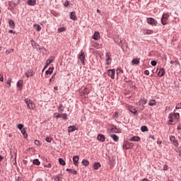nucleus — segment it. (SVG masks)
Listing matches in <instances>:
<instances>
[{
	"instance_id": "obj_1",
	"label": "nucleus",
	"mask_w": 181,
	"mask_h": 181,
	"mask_svg": "<svg viewBox=\"0 0 181 181\" xmlns=\"http://www.w3.org/2000/svg\"><path fill=\"white\" fill-rule=\"evenodd\" d=\"M108 127L110 128L107 129V132H110V134H121V132H122L121 129L117 128L115 124H109Z\"/></svg>"
},
{
	"instance_id": "obj_2",
	"label": "nucleus",
	"mask_w": 181,
	"mask_h": 181,
	"mask_svg": "<svg viewBox=\"0 0 181 181\" xmlns=\"http://www.w3.org/2000/svg\"><path fill=\"white\" fill-rule=\"evenodd\" d=\"M25 103L28 110H35V108H36V105H35V103H33V100L29 98H25Z\"/></svg>"
},
{
	"instance_id": "obj_3",
	"label": "nucleus",
	"mask_w": 181,
	"mask_h": 181,
	"mask_svg": "<svg viewBox=\"0 0 181 181\" xmlns=\"http://www.w3.org/2000/svg\"><path fill=\"white\" fill-rule=\"evenodd\" d=\"M170 122H175V121H179L180 118V115L179 113H173L168 115Z\"/></svg>"
},
{
	"instance_id": "obj_4",
	"label": "nucleus",
	"mask_w": 181,
	"mask_h": 181,
	"mask_svg": "<svg viewBox=\"0 0 181 181\" xmlns=\"http://www.w3.org/2000/svg\"><path fill=\"white\" fill-rule=\"evenodd\" d=\"M147 23L151 26H158V21H156V20H155L153 18H148Z\"/></svg>"
},
{
	"instance_id": "obj_5",
	"label": "nucleus",
	"mask_w": 181,
	"mask_h": 181,
	"mask_svg": "<svg viewBox=\"0 0 181 181\" xmlns=\"http://www.w3.org/2000/svg\"><path fill=\"white\" fill-rule=\"evenodd\" d=\"M169 18V14L163 13L161 18V23L162 25H168V18Z\"/></svg>"
},
{
	"instance_id": "obj_6",
	"label": "nucleus",
	"mask_w": 181,
	"mask_h": 181,
	"mask_svg": "<svg viewBox=\"0 0 181 181\" xmlns=\"http://www.w3.org/2000/svg\"><path fill=\"white\" fill-rule=\"evenodd\" d=\"M107 74H108L109 77H110L111 78H112V79L115 78V70L114 69H108Z\"/></svg>"
},
{
	"instance_id": "obj_7",
	"label": "nucleus",
	"mask_w": 181,
	"mask_h": 181,
	"mask_svg": "<svg viewBox=\"0 0 181 181\" xmlns=\"http://www.w3.org/2000/svg\"><path fill=\"white\" fill-rule=\"evenodd\" d=\"M105 56H106L105 63L107 66H110L111 64V54L110 52H107Z\"/></svg>"
},
{
	"instance_id": "obj_8",
	"label": "nucleus",
	"mask_w": 181,
	"mask_h": 181,
	"mask_svg": "<svg viewBox=\"0 0 181 181\" xmlns=\"http://www.w3.org/2000/svg\"><path fill=\"white\" fill-rule=\"evenodd\" d=\"M170 141L173 144L174 146L176 147L179 146V143L177 142V140H176V138L174 136H170Z\"/></svg>"
},
{
	"instance_id": "obj_9",
	"label": "nucleus",
	"mask_w": 181,
	"mask_h": 181,
	"mask_svg": "<svg viewBox=\"0 0 181 181\" xmlns=\"http://www.w3.org/2000/svg\"><path fill=\"white\" fill-rule=\"evenodd\" d=\"M35 72H33V69H28L25 73V76L27 77V78H29V77H32V76H34Z\"/></svg>"
},
{
	"instance_id": "obj_10",
	"label": "nucleus",
	"mask_w": 181,
	"mask_h": 181,
	"mask_svg": "<svg viewBox=\"0 0 181 181\" xmlns=\"http://www.w3.org/2000/svg\"><path fill=\"white\" fill-rule=\"evenodd\" d=\"M78 59L81 61L82 64H84V59H86V54L84 52H81V54L78 57Z\"/></svg>"
},
{
	"instance_id": "obj_11",
	"label": "nucleus",
	"mask_w": 181,
	"mask_h": 181,
	"mask_svg": "<svg viewBox=\"0 0 181 181\" xmlns=\"http://www.w3.org/2000/svg\"><path fill=\"white\" fill-rule=\"evenodd\" d=\"M98 141H100V142H105V136L104 134H98L97 136Z\"/></svg>"
},
{
	"instance_id": "obj_12",
	"label": "nucleus",
	"mask_w": 181,
	"mask_h": 181,
	"mask_svg": "<svg viewBox=\"0 0 181 181\" xmlns=\"http://www.w3.org/2000/svg\"><path fill=\"white\" fill-rule=\"evenodd\" d=\"M129 141H131V142H139L141 141V137L134 136L130 138Z\"/></svg>"
},
{
	"instance_id": "obj_13",
	"label": "nucleus",
	"mask_w": 181,
	"mask_h": 181,
	"mask_svg": "<svg viewBox=\"0 0 181 181\" xmlns=\"http://www.w3.org/2000/svg\"><path fill=\"white\" fill-rule=\"evenodd\" d=\"M78 129L76 128V127H74V125L72 126H69L68 127V133L70 134L71 132H74V131H78Z\"/></svg>"
},
{
	"instance_id": "obj_14",
	"label": "nucleus",
	"mask_w": 181,
	"mask_h": 181,
	"mask_svg": "<svg viewBox=\"0 0 181 181\" xmlns=\"http://www.w3.org/2000/svg\"><path fill=\"white\" fill-rule=\"evenodd\" d=\"M165 76V69L163 68H160L159 71L158 73V77H163Z\"/></svg>"
},
{
	"instance_id": "obj_15",
	"label": "nucleus",
	"mask_w": 181,
	"mask_h": 181,
	"mask_svg": "<svg viewBox=\"0 0 181 181\" xmlns=\"http://www.w3.org/2000/svg\"><path fill=\"white\" fill-rule=\"evenodd\" d=\"M101 168V164L98 162H95L93 163V169L95 170H98Z\"/></svg>"
},
{
	"instance_id": "obj_16",
	"label": "nucleus",
	"mask_w": 181,
	"mask_h": 181,
	"mask_svg": "<svg viewBox=\"0 0 181 181\" xmlns=\"http://www.w3.org/2000/svg\"><path fill=\"white\" fill-rule=\"evenodd\" d=\"M70 19H72V21H77V16H76V12L72 11L70 13Z\"/></svg>"
},
{
	"instance_id": "obj_17",
	"label": "nucleus",
	"mask_w": 181,
	"mask_h": 181,
	"mask_svg": "<svg viewBox=\"0 0 181 181\" xmlns=\"http://www.w3.org/2000/svg\"><path fill=\"white\" fill-rule=\"evenodd\" d=\"M54 62V57H50L46 61L47 66H49L51 64V63H53Z\"/></svg>"
},
{
	"instance_id": "obj_18",
	"label": "nucleus",
	"mask_w": 181,
	"mask_h": 181,
	"mask_svg": "<svg viewBox=\"0 0 181 181\" xmlns=\"http://www.w3.org/2000/svg\"><path fill=\"white\" fill-rule=\"evenodd\" d=\"M93 39H94V40H98V39H100V33L95 31L93 35Z\"/></svg>"
},
{
	"instance_id": "obj_19",
	"label": "nucleus",
	"mask_w": 181,
	"mask_h": 181,
	"mask_svg": "<svg viewBox=\"0 0 181 181\" xmlns=\"http://www.w3.org/2000/svg\"><path fill=\"white\" fill-rule=\"evenodd\" d=\"M8 25H9L11 29H15V22L13 21V20L10 19L8 21Z\"/></svg>"
},
{
	"instance_id": "obj_20",
	"label": "nucleus",
	"mask_w": 181,
	"mask_h": 181,
	"mask_svg": "<svg viewBox=\"0 0 181 181\" xmlns=\"http://www.w3.org/2000/svg\"><path fill=\"white\" fill-rule=\"evenodd\" d=\"M28 5L30 6H35V5H36V0H28Z\"/></svg>"
},
{
	"instance_id": "obj_21",
	"label": "nucleus",
	"mask_w": 181,
	"mask_h": 181,
	"mask_svg": "<svg viewBox=\"0 0 181 181\" xmlns=\"http://www.w3.org/2000/svg\"><path fill=\"white\" fill-rule=\"evenodd\" d=\"M58 112H64V106L62 104H59L58 105Z\"/></svg>"
},
{
	"instance_id": "obj_22",
	"label": "nucleus",
	"mask_w": 181,
	"mask_h": 181,
	"mask_svg": "<svg viewBox=\"0 0 181 181\" xmlns=\"http://www.w3.org/2000/svg\"><path fill=\"white\" fill-rule=\"evenodd\" d=\"M143 33H144V35H153V30H144Z\"/></svg>"
},
{
	"instance_id": "obj_23",
	"label": "nucleus",
	"mask_w": 181,
	"mask_h": 181,
	"mask_svg": "<svg viewBox=\"0 0 181 181\" xmlns=\"http://www.w3.org/2000/svg\"><path fill=\"white\" fill-rule=\"evenodd\" d=\"M53 70H54V67H49V69L45 71V74H52Z\"/></svg>"
},
{
	"instance_id": "obj_24",
	"label": "nucleus",
	"mask_w": 181,
	"mask_h": 181,
	"mask_svg": "<svg viewBox=\"0 0 181 181\" xmlns=\"http://www.w3.org/2000/svg\"><path fill=\"white\" fill-rule=\"evenodd\" d=\"M8 5H10V6H11V9H13V8H15V6H18V4L13 2V1H8Z\"/></svg>"
},
{
	"instance_id": "obj_25",
	"label": "nucleus",
	"mask_w": 181,
	"mask_h": 181,
	"mask_svg": "<svg viewBox=\"0 0 181 181\" xmlns=\"http://www.w3.org/2000/svg\"><path fill=\"white\" fill-rule=\"evenodd\" d=\"M110 138H112L115 142H117L118 139H119L117 134H110Z\"/></svg>"
},
{
	"instance_id": "obj_26",
	"label": "nucleus",
	"mask_w": 181,
	"mask_h": 181,
	"mask_svg": "<svg viewBox=\"0 0 181 181\" xmlns=\"http://www.w3.org/2000/svg\"><path fill=\"white\" fill-rule=\"evenodd\" d=\"M66 172H69V173H71V175H77V171L74 169H66Z\"/></svg>"
},
{
	"instance_id": "obj_27",
	"label": "nucleus",
	"mask_w": 181,
	"mask_h": 181,
	"mask_svg": "<svg viewBox=\"0 0 181 181\" xmlns=\"http://www.w3.org/2000/svg\"><path fill=\"white\" fill-rule=\"evenodd\" d=\"M128 146H132V144L127 143V144H124L123 149H126V151L129 149V147H128Z\"/></svg>"
},
{
	"instance_id": "obj_28",
	"label": "nucleus",
	"mask_w": 181,
	"mask_h": 181,
	"mask_svg": "<svg viewBox=\"0 0 181 181\" xmlns=\"http://www.w3.org/2000/svg\"><path fill=\"white\" fill-rule=\"evenodd\" d=\"M23 86V80L18 81L17 83V87H18L19 88H22Z\"/></svg>"
},
{
	"instance_id": "obj_29",
	"label": "nucleus",
	"mask_w": 181,
	"mask_h": 181,
	"mask_svg": "<svg viewBox=\"0 0 181 181\" xmlns=\"http://www.w3.org/2000/svg\"><path fill=\"white\" fill-rule=\"evenodd\" d=\"M132 64H139V59L136 58L132 61Z\"/></svg>"
},
{
	"instance_id": "obj_30",
	"label": "nucleus",
	"mask_w": 181,
	"mask_h": 181,
	"mask_svg": "<svg viewBox=\"0 0 181 181\" xmlns=\"http://www.w3.org/2000/svg\"><path fill=\"white\" fill-rule=\"evenodd\" d=\"M34 28H35L37 32H40V30H42V27L40 25L35 24L34 25Z\"/></svg>"
},
{
	"instance_id": "obj_31",
	"label": "nucleus",
	"mask_w": 181,
	"mask_h": 181,
	"mask_svg": "<svg viewBox=\"0 0 181 181\" xmlns=\"http://www.w3.org/2000/svg\"><path fill=\"white\" fill-rule=\"evenodd\" d=\"M33 165H37V166H39L40 165V161H39V159H35L33 161Z\"/></svg>"
},
{
	"instance_id": "obj_32",
	"label": "nucleus",
	"mask_w": 181,
	"mask_h": 181,
	"mask_svg": "<svg viewBox=\"0 0 181 181\" xmlns=\"http://www.w3.org/2000/svg\"><path fill=\"white\" fill-rule=\"evenodd\" d=\"M148 105L150 106L156 105V100H151L150 102L148 103Z\"/></svg>"
},
{
	"instance_id": "obj_33",
	"label": "nucleus",
	"mask_w": 181,
	"mask_h": 181,
	"mask_svg": "<svg viewBox=\"0 0 181 181\" xmlns=\"http://www.w3.org/2000/svg\"><path fill=\"white\" fill-rule=\"evenodd\" d=\"M141 132H148V127L142 126L141 127Z\"/></svg>"
},
{
	"instance_id": "obj_34",
	"label": "nucleus",
	"mask_w": 181,
	"mask_h": 181,
	"mask_svg": "<svg viewBox=\"0 0 181 181\" xmlns=\"http://www.w3.org/2000/svg\"><path fill=\"white\" fill-rule=\"evenodd\" d=\"M54 117L57 119H59V118H62V115L59 114L58 112L54 113Z\"/></svg>"
},
{
	"instance_id": "obj_35",
	"label": "nucleus",
	"mask_w": 181,
	"mask_h": 181,
	"mask_svg": "<svg viewBox=\"0 0 181 181\" xmlns=\"http://www.w3.org/2000/svg\"><path fill=\"white\" fill-rule=\"evenodd\" d=\"M82 164H83L84 166H88V165H90V163H89L88 160H83Z\"/></svg>"
},
{
	"instance_id": "obj_36",
	"label": "nucleus",
	"mask_w": 181,
	"mask_h": 181,
	"mask_svg": "<svg viewBox=\"0 0 181 181\" xmlns=\"http://www.w3.org/2000/svg\"><path fill=\"white\" fill-rule=\"evenodd\" d=\"M139 103H140V104H142L144 105L146 104V99H140Z\"/></svg>"
},
{
	"instance_id": "obj_37",
	"label": "nucleus",
	"mask_w": 181,
	"mask_h": 181,
	"mask_svg": "<svg viewBox=\"0 0 181 181\" xmlns=\"http://www.w3.org/2000/svg\"><path fill=\"white\" fill-rule=\"evenodd\" d=\"M59 162L61 165H62V166H64V165H66V161H64V159H59Z\"/></svg>"
},
{
	"instance_id": "obj_38",
	"label": "nucleus",
	"mask_w": 181,
	"mask_h": 181,
	"mask_svg": "<svg viewBox=\"0 0 181 181\" xmlns=\"http://www.w3.org/2000/svg\"><path fill=\"white\" fill-rule=\"evenodd\" d=\"M17 128H18V129H20V131H21L22 129H23V124H18L17 125Z\"/></svg>"
},
{
	"instance_id": "obj_39",
	"label": "nucleus",
	"mask_w": 181,
	"mask_h": 181,
	"mask_svg": "<svg viewBox=\"0 0 181 181\" xmlns=\"http://www.w3.org/2000/svg\"><path fill=\"white\" fill-rule=\"evenodd\" d=\"M45 141H46V142L50 143V142H52V141H53V139L52 137H46Z\"/></svg>"
},
{
	"instance_id": "obj_40",
	"label": "nucleus",
	"mask_w": 181,
	"mask_h": 181,
	"mask_svg": "<svg viewBox=\"0 0 181 181\" xmlns=\"http://www.w3.org/2000/svg\"><path fill=\"white\" fill-rule=\"evenodd\" d=\"M66 30V28L64 27H61L60 28L58 29V32L59 33H62V32H64Z\"/></svg>"
},
{
	"instance_id": "obj_41",
	"label": "nucleus",
	"mask_w": 181,
	"mask_h": 181,
	"mask_svg": "<svg viewBox=\"0 0 181 181\" xmlns=\"http://www.w3.org/2000/svg\"><path fill=\"white\" fill-rule=\"evenodd\" d=\"M175 108L176 110H181V103H177Z\"/></svg>"
},
{
	"instance_id": "obj_42",
	"label": "nucleus",
	"mask_w": 181,
	"mask_h": 181,
	"mask_svg": "<svg viewBox=\"0 0 181 181\" xmlns=\"http://www.w3.org/2000/svg\"><path fill=\"white\" fill-rule=\"evenodd\" d=\"M62 117L63 118V119H67V115L66 113H63L62 115H61Z\"/></svg>"
},
{
	"instance_id": "obj_43",
	"label": "nucleus",
	"mask_w": 181,
	"mask_h": 181,
	"mask_svg": "<svg viewBox=\"0 0 181 181\" xmlns=\"http://www.w3.org/2000/svg\"><path fill=\"white\" fill-rule=\"evenodd\" d=\"M34 144L37 146H39V145H40V141L39 140H35Z\"/></svg>"
},
{
	"instance_id": "obj_44",
	"label": "nucleus",
	"mask_w": 181,
	"mask_h": 181,
	"mask_svg": "<svg viewBox=\"0 0 181 181\" xmlns=\"http://www.w3.org/2000/svg\"><path fill=\"white\" fill-rule=\"evenodd\" d=\"M151 66H156V64H158V62H156V61H151Z\"/></svg>"
},
{
	"instance_id": "obj_45",
	"label": "nucleus",
	"mask_w": 181,
	"mask_h": 181,
	"mask_svg": "<svg viewBox=\"0 0 181 181\" xmlns=\"http://www.w3.org/2000/svg\"><path fill=\"white\" fill-rule=\"evenodd\" d=\"M13 52V49H7L6 53V54H9L10 53H12Z\"/></svg>"
},
{
	"instance_id": "obj_46",
	"label": "nucleus",
	"mask_w": 181,
	"mask_h": 181,
	"mask_svg": "<svg viewBox=\"0 0 181 181\" xmlns=\"http://www.w3.org/2000/svg\"><path fill=\"white\" fill-rule=\"evenodd\" d=\"M11 83H12V79L11 78L8 79L6 84H8L9 87H11Z\"/></svg>"
},
{
	"instance_id": "obj_47",
	"label": "nucleus",
	"mask_w": 181,
	"mask_h": 181,
	"mask_svg": "<svg viewBox=\"0 0 181 181\" xmlns=\"http://www.w3.org/2000/svg\"><path fill=\"white\" fill-rule=\"evenodd\" d=\"M54 181H62V177H59V176H57L55 177L54 178Z\"/></svg>"
},
{
	"instance_id": "obj_48",
	"label": "nucleus",
	"mask_w": 181,
	"mask_h": 181,
	"mask_svg": "<svg viewBox=\"0 0 181 181\" xmlns=\"http://www.w3.org/2000/svg\"><path fill=\"white\" fill-rule=\"evenodd\" d=\"M0 81L4 82V74H0Z\"/></svg>"
},
{
	"instance_id": "obj_49",
	"label": "nucleus",
	"mask_w": 181,
	"mask_h": 181,
	"mask_svg": "<svg viewBox=\"0 0 181 181\" xmlns=\"http://www.w3.org/2000/svg\"><path fill=\"white\" fill-rule=\"evenodd\" d=\"M117 74H119V73H124V71L122 69H117Z\"/></svg>"
},
{
	"instance_id": "obj_50",
	"label": "nucleus",
	"mask_w": 181,
	"mask_h": 181,
	"mask_svg": "<svg viewBox=\"0 0 181 181\" xmlns=\"http://www.w3.org/2000/svg\"><path fill=\"white\" fill-rule=\"evenodd\" d=\"M144 74H145L146 76H149V71H148V70H145V71H144Z\"/></svg>"
},
{
	"instance_id": "obj_51",
	"label": "nucleus",
	"mask_w": 181,
	"mask_h": 181,
	"mask_svg": "<svg viewBox=\"0 0 181 181\" xmlns=\"http://www.w3.org/2000/svg\"><path fill=\"white\" fill-rule=\"evenodd\" d=\"M21 131V134H23V135L26 134V129H23Z\"/></svg>"
},
{
	"instance_id": "obj_52",
	"label": "nucleus",
	"mask_w": 181,
	"mask_h": 181,
	"mask_svg": "<svg viewBox=\"0 0 181 181\" xmlns=\"http://www.w3.org/2000/svg\"><path fill=\"white\" fill-rule=\"evenodd\" d=\"M163 170H168V165H166V164L164 165Z\"/></svg>"
},
{
	"instance_id": "obj_53",
	"label": "nucleus",
	"mask_w": 181,
	"mask_h": 181,
	"mask_svg": "<svg viewBox=\"0 0 181 181\" xmlns=\"http://www.w3.org/2000/svg\"><path fill=\"white\" fill-rule=\"evenodd\" d=\"M73 159H80V156H74Z\"/></svg>"
},
{
	"instance_id": "obj_54",
	"label": "nucleus",
	"mask_w": 181,
	"mask_h": 181,
	"mask_svg": "<svg viewBox=\"0 0 181 181\" xmlns=\"http://www.w3.org/2000/svg\"><path fill=\"white\" fill-rule=\"evenodd\" d=\"M130 112L132 113V114H136L138 112V110H134V111H132V110H130Z\"/></svg>"
},
{
	"instance_id": "obj_55",
	"label": "nucleus",
	"mask_w": 181,
	"mask_h": 181,
	"mask_svg": "<svg viewBox=\"0 0 181 181\" xmlns=\"http://www.w3.org/2000/svg\"><path fill=\"white\" fill-rule=\"evenodd\" d=\"M64 5V6H69V1H66Z\"/></svg>"
},
{
	"instance_id": "obj_56",
	"label": "nucleus",
	"mask_w": 181,
	"mask_h": 181,
	"mask_svg": "<svg viewBox=\"0 0 181 181\" xmlns=\"http://www.w3.org/2000/svg\"><path fill=\"white\" fill-rule=\"evenodd\" d=\"M148 137L155 141V136L150 135Z\"/></svg>"
},
{
	"instance_id": "obj_57",
	"label": "nucleus",
	"mask_w": 181,
	"mask_h": 181,
	"mask_svg": "<svg viewBox=\"0 0 181 181\" xmlns=\"http://www.w3.org/2000/svg\"><path fill=\"white\" fill-rule=\"evenodd\" d=\"M74 165H77V163L78 162V160L74 159Z\"/></svg>"
},
{
	"instance_id": "obj_58",
	"label": "nucleus",
	"mask_w": 181,
	"mask_h": 181,
	"mask_svg": "<svg viewBox=\"0 0 181 181\" xmlns=\"http://www.w3.org/2000/svg\"><path fill=\"white\" fill-rule=\"evenodd\" d=\"M23 135V137L25 138V139H26V138H28V134L25 133Z\"/></svg>"
},
{
	"instance_id": "obj_59",
	"label": "nucleus",
	"mask_w": 181,
	"mask_h": 181,
	"mask_svg": "<svg viewBox=\"0 0 181 181\" xmlns=\"http://www.w3.org/2000/svg\"><path fill=\"white\" fill-rule=\"evenodd\" d=\"M8 33H15V31H13V30H9Z\"/></svg>"
},
{
	"instance_id": "obj_60",
	"label": "nucleus",
	"mask_w": 181,
	"mask_h": 181,
	"mask_svg": "<svg viewBox=\"0 0 181 181\" xmlns=\"http://www.w3.org/2000/svg\"><path fill=\"white\" fill-rule=\"evenodd\" d=\"M12 163H13V165H16V159H13Z\"/></svg>"
},
{
	"instance_id": "obj_61",
	"label": "nucleus",
	"mask_w": 181,
	"mask_h": 181,
	"mask_svg": "<svg viewBox=\"0 0 181 181\" xmlns=\"http://www.w3.org/2000/svg\"><path fill=\"white\" fill-rule=\"evenodd\" d=\"M12 8V6H10V5H8V9H9V11H12V9H13V8Z\"/></svg>"
},
{
	"instance_id": "obj_62",
	"label": "nucleus",
	"mask_w": 181,
	"mask_h": 181,
	"mask_svg": "<svg viewBox=\"0 0 181 181\" xmlns=\"http://www.w3.org/2000/svg\"><path fill=\"white\" fill-rule=\"evenodd\" d=\"M141 181H149V180H148L146 178H144Z\"/></svg>"
},
{
	"instance_id": "obj_63",
	"label": "nucleus",
	"mask_w": 181,
	"mask_h": 181,
	"mask_svg": "<svg viewBox=\"0 0 181 181\" xmlns=\"http://www.w3.org/2000/svg\"><path fill=\"white\" fill-rule=\"evenodd\" d=\"M16 4H17V5H19V4H21V0H18Z\"/></svg>"
},
{
	"instance_id": "obj_64",
	"label": "nucleus",
	"mask_w": 181,
	"mask_h": 181,
	"mask_svg": "<svg viewBox=\"0 0 181 181\" xmlns=\"http://www.w3.org/2000/svg\"><path fill=\"white\" fill-rule=\"evenodd\" d=\"M177 129H181V126H180V125H179V126L177 127Z\"/></svg>"
}]
</instances>
